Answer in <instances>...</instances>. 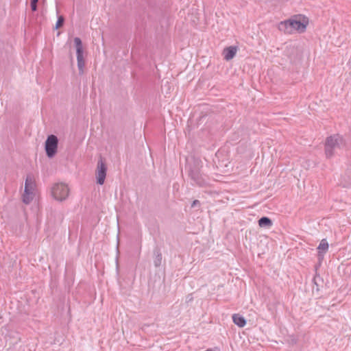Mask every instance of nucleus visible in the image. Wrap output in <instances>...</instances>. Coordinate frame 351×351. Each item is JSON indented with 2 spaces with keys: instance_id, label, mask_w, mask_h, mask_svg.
Listing matches in <instances>:
<instances>
[{
  "instance_id": "1",
  "label": "nucleus",
  "mask_w": 351,
  "mask_h": 351,
  "mask_svg": "<svg viewBox=\"0 0 351 351\" xmlns=\"http://www.w3.org/2000/svg\"><path fill=\"white\" fill-rule=\"evenodd\" d=\"M201 160L193 158L191 161L187 160L189 176L194 184L202 186L206 184V180L200 173Z\"/></svg>"
},
{
  "instance_id": "2",
  "label": "nucleus",
  "mask_w": 351,
  "mask_h": 351,
  "mask_svg": "<svg viewBox=\"0 0 351 351\" xmlns=\"http://www.w3.org/2000/svg\"><path fill=\"white\" fill-rule=\"evenodd\" d=\"M306 25L307 22L300 21L297 19H289L281 21L278 25V29L285 34H291L295 32H304Z\"/></svg>"
},
{
  "instance_id": "3",
  "label": "nucleus",
  "mask_w": 351,
  "mask_h": 351,
  "mask_svg": "<svg viewBox=\"0 0 351 351\" xmlns=\"http://www.w3.org/2000/svg\"><path fill=\"white\" fill-rule=\"evenodd\" d=\"M36 193V184L32 175H27L25 182L24 193L22 195V201L25 204H29L34 199Z\"/></svg>"
},
{
  "instance_id": "4",
  "label": "nucleus",
  "mask_w": 351,
  "mask_h": 351,
  "mask_svg": "<svg viewBox=\"0 0 351 351\" xmlns=\"http://www.w3.org/2000/svg\"><path fill=\"white\" fill-rule=\"evenodd\" d=\"M70 193L69 186L64 182H57L53 184L51 193L54 199L63 202L67 199Z\"/></svg>"
},
{
  "instance_id": "5",
  "label": "nucleus",
  "mask_w": 351,
  "mask_h": 351,
  "mask_svg": "<svg viewBox=\"0 0 351 351\" xmlns=\"http://www.w3.org/2000/svg\"><path fill=\"white\" fill-rule=\"evenodd\" d=\"M74 43L76 47L77 67L79 69V73L80 75H82L84 73L85 62L83 58V48L82 40L80 38L76 37L74 38Z\"/></svg>"
},
{
  "instance_id": "6",
  "label": "nucleus",
  "mask_w": 351,
  "mask_h": 351,
  "mask_svg": "<svg viewBox=\"0 0 351 351\" xmlns=\"http://www.w3.org/2000/svg\"><path fill=\"white\" fill-rule=\"evenodd\" d=\"M58 140L55 135H50L45 141V151L49 158H52L57 152Z\"/></svg>"
},
{
  "instance_id": "7",
  "label": "nucleus",
  "mask_w": 351,
  "mask_h": 351,
  "mask_svg": "<svg viewBox=\"0 0 351 351\" xmlns=\"http://www.w3.org/2000/svg\"><path fill=\"white\" fill-rule=\"evenodd\" d=\"M106 176V167L102 159L99 160L97 163L96 178L97 182L101 185L104 183Z\"/></svg>"
},
{
  "instance_id": "8",
  "label": "nucleus",
  "mask_w": 351,
  "mask_h": 351,
  "mask_svg": "<svg viewBox=\"0 0 351 351\" xmlns=\"http://www.w3.org/2000/svg\"><path fill=\"white\" fill-rule=\"evenodd\" d=\"M237 51V47L232 46L224 49L223 52L224 59L226 60H232L235 56Z\"/></svg>"
},
{
  "instance_id": "9",
  "label": "nucleus",
  "mask_w": 351,
  "mask_h": 351,
  "mask_svg": "<svg viewBox=\"0 0 351 351\" xmlns=\"http://www.w3.org/2000/svg\"><path fill=\"white\" fill-rule=\"evenodd\" d=\"M328 247V244L326 239H322L321 243H319L317 250H318V258L320 261L324 258V254L326 252Z\"/></svg>"
},
{
  "instance_id": "10",
  "label": "nucleus",
  "mask_w": 351,
  "mask_h": 351,
  "mask_svg": "<svg viewBox=\"0 0 351 351\" xmlns=\"http://www.w3.org/2000/svg\"><path fill=\"white\" fill-rule=\"evenodd\" d=\"M232 320L236 325L241 328L244 327L246 324L245 318L239 314H234L232 315Z\"/></svg>"
},
{
  "instance_id": "11",
  "label": "nucleus",
  "mask_w": 351,
  "mask_h": 351,
  "mask_svg": "<svg viewBox=\"0 0 351 351\" xmlns=\"http://www.w3.org/2000/svg\"><path fill=\"white\" fill-rule=\"evenodd\" d=\"M258 225L260 227H269L272 225V221L269 218L263 217L258 220Z\"/></svg>"
},
{
  "instance_id": "12",
  "label": "nucleus",
  "mask_w": 351,
  "mask_h": 351,
  "mask_svg": "<svg viewBox=\"0 0 351 351\" xmlns=\"http://www.w3.org/2000/svg\"><path fill=\"white\" fill-rule=\"evenodd\" d=\"M162 261V254L159 252H157L156 258L154 260V265L158 267L160 265Z\"/></svg>"
},
{
  "instance_id": "13",
  "label": "nucleus",
  "mask_w": 351,
  "mask_h": 351,
  "mask_svg": "<svg viewBox=\"0 0 351 351\" xmlns=\"http://www.w3.org/2000/svg\"><path fill=\"white\" fill-rule=\"evenodd\" d=\"M64 19L62 16H60L56 24V28H60L64 23Z\"/></svg>"
},
{
  "instance_id": "14",
  "label": "nucleus",
  "mask_w": 351,
  "mask_h": 351,
  "mask_svg": "<svg viewBox=\"0 0 351 351\" xmlns=\"http://www.w3.org/2000/svg\"><path fill=\"white\" fill-rule=\"evenodd\" d=\"M31 9L33 12L37 10V3H30Z\"/></svg>"
},
{
  "instance_id": "15",
  "label": "nucleus",
  "mask_w": 351,
  "mask_h": 351,
  "mask_svg": "<svg viewBox=\"0 0 351 351\" xmlns=\"http://www.w3.org/2000/svg\"><path fill=\"white\" fill-rule=\"evenodd\" d=\"M333 138H334V137H332V136H330V147H332V146H335V145H336V144H337L336 141H335V142H334V139H333Z\"/></svg>"
},
{
  "instance_id": "16",
  "label": "nucleus",
  "mask_w": 351,
  "mask_h": 351,
  "mask_svg": "<svg viewBox=\"0 0 351 351\" xmlns=\"http://www.w3.org/2000/svg\"><path fill=\"white\" fill-rule=\"evenodd\" d=\"M197 205H199V202L198 200H194L193 202L192 203L191 206L195 207Z\"/></svg>"
},
{
  "instance_id": "17",
  "label": "nucleus",
  "mask_w": 351,
  "mask_h": 351,
  "mask_svg": "<svg viewBox=\"0 0 351 351\" xmlns=\"http://www.w3.org/2000/svg\"><path fill=\"white\" fill-rule=\"evenodd\" d=\"M329 143V137L326 138V146L327 147L328 143Z\"/></svg>"
},
{
  "instance_id": "18",
  "label": "nucleus",
  "mask_w": 351,
  "mask_h": 351,
  "mask_svg": "<svg viewBox=\"0 0 351 351\" xmlns=\"http://www.w3.org/2000/svg\"><path fill=\"white\" fill-rule=\"evenodd\" d=\"M38 0H31L30 3H38Z\"/></svg>"
},
{
  "instance_id": "19",
  "label": "nucleus",
  "mask_w": 351,
  "mask_h": 351,
  "mask_svg": "<svg viewBox=\"0 0 351 351\" xmlns=\"http://www.w3.org/2000/svg\"><path fill=\"white\" fill-rule=\"evenodd\" d=\"M116 262H117V265H118V258H117Z\"/></svg>"
}]
</instances>
